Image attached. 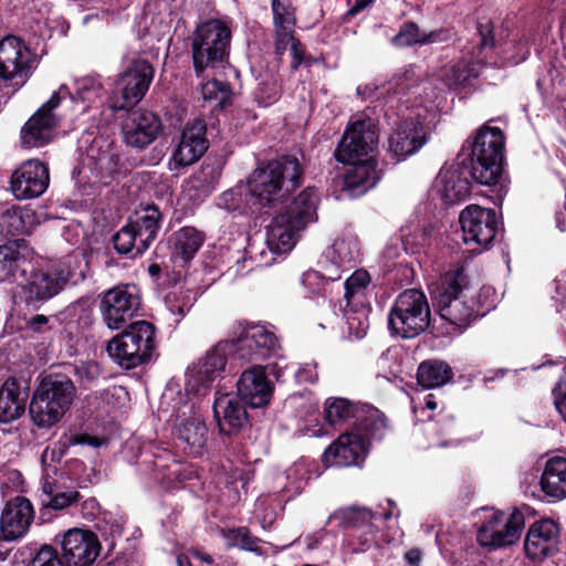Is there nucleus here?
<instances>
[{"label": "nucleus", "instance_id": "nucleus-1", "mask_svg": "<svg viewBox=\"0 0 566 566\" xmlns=\"http://www.w3.org/2000/svg\"><path fill=\"white\" fill-rule=\"evenodd\" d=\"M303 169L295 157L285 156L256 167L245 187V206L252 212L270 213L302 181Z\"/></svg>", "mask_w": 566, "mask_h": 566}, {"label": "nucleus", "instance_id": "nucleus-2", "mask_svg": "<svg viewBox=\"0 0 566 566\" xmlns=\"http://www.w3.org/2000/svg\"><path fill=\"white\" fill-rule=\"evenodd\" d=\"M317 202L316 190L307 187L275 212L266 232V244L273 253L284 254L293 249L298 232L315 220Z\"/></svg>", "mask_w": 566, "mask_h": 566}, {"label": "nucleus", "instance_id": "nucleus-3", "mask_svg": "<svg viewBox=\"0 0 566 566\" xmlns=\"http://www.w3.org/2000/svg\"><path fill=\"white\" fill-rule=\"evenodd\" d=\"M76 396L73 380L61 373L44 376L36 385L29 406L32 422L38 428L56 424L71 408Z\"/></svg>", "mask_w": 566, "mask_h": 566}, {"label": "nucleus", "instance_id": "nucleus-4", "mask_svg": "<svg viewBox=\"0 0 566 566\" xmlns=\"http://www.w3.org/2000/svg\"><path fill=\"white\" fill-rule=\"evenodd\" d=\"M470 144V161L472 178L485 186L495 185L503 170L505 137L497 127L488 125L476 130Z\"/></svg>", "mask_w": 566, "mask_h": 566}, {"label": "nucleus", "instance_id": "nucleus-5", "mask_svg": "<svg viewBox=\"0 0 566 566\" xmlns=\"http://www.w3.org/2000/svg\"><path fill=\"white\" fill-rule=\"evenodd\" d=\"M231 30L220 20L199 24L191 40L195 72L200 76L208 69H222L229 61Z\"/></svg>", "mask_w": 566, "mask_h": 566}, {"label": "nucleus", "instance_id": "nucleus-6", "mask_svg": "<svg viewBox=\"0 0 566 566\" xmlns=\"http://www.w3.org/2000/svg\"><path fill=\"white\" fill-rule=\"evenodd\" d=\"M155 326L146 321L132 323L107 344L109 356L126 369L150 360L156 347Z\"/></svg>", "mask_w": 566, "mask_h": 566}, {"label": "nucleus", "instance_id": "nucleus-7", "mask_svg": "<svg viewBox=\"0 0 566 566\" xmlns=\"http://www.w3.org/2000/svg\"><path fill=\"white\" fill-rule=\"evenodd\" d=\"M430 324V307L426 294L417 289L401 292L389 314L388 326L402 338H413Z\"/></svg>", "mask_w": 566, "mask_h": 566}, {"label": "nucleus", "instance_id": "nucleus-8", "mask_svg": "<svg viewBox=\"0 0 566 566\" xmlns=\"http://www.w3.org/2000/svg\"><path fill=\"white\" fill-rule=\"evenodd\" d=\"M463 282L464 275L461 271L448 272L431 290L440 317L460 332L474 318L472 305L464 300Z\"/></svg>", "mask_w": 566, "mask_h": 566}, {"label": "nucleus", "instance_id": "nucleus-9", "mask_svg": "<svg viewBox=\"0 0 566 566\" xmlns=\"http://www.w3.org/2000/svg\"><path fill=\"white\" fill-rule=\"evenodd\" d=\"M74 97L65 85H61L51 98L43 104L24 124L21 129V143L27 148L42 147L54 137L64 114L60 111L66 99Z\"/></svg>", "mask_w": 566, "mask_h": 566}, {"label": "nucleus", "instance_id": "nucleus-10", "mask_svg": "<svg viewBox=\"0 0 566 566\" xmlns=\"http://www.w3.org/2000/svg\"><path fill=\"white\" fill-rule=\"evenodd\" d=\"M154 74V67L148 61L134 60L117 76L111 107L122 111L137 105L149 90Z\"/></svg>", "mask_w": 566, "mask_h": 566}, {"label": "nucleus", "instance_id": "nucleus-11", "mask_svg": "<svg viewBox=\"0 0 566 566\" xmlns=\"http://www.w3.org/2000/svg\"><path fill=\"white\" fill-rule=\"evenodd\" d=\"M36 66V57L17 36L0 41V80L12 87L23 86Z\"/></svg>", "mask_w": 566, "mask_h": 566}, {"label": "nucleus", "instance_id": "nucleus-12", "mask_svg": "<svg viewBox=\"0 0 566 566\" xmlns=\"http://www.w3.org/2000/svg\"><path fill=\"white\" fill-rule=\"evenodd\" d=\"M139 291L136 285L123 284L107 290L101 300L99 311L111 329H119L138 312Z\"/></svg>", "mask_w": 566, "mask_h": 566}, {"label": "nucleus", "instance_id": "nucleus-13", "mask_svg": "<svg viewBox=\"0 0 566 566\" xmlns=\"http://www.w3.org/2000/svg\"><path fill=\"white\" fill-rule=\"evenodd\" d=\"M378 144V133L371 118H357L346 128L335 151L339 163H354L368 157Z\"/></svg>", "mask_w": 566, "mask_h": 566}, {"label": "nucleus", "instance_id": "nucleus-14", "mask_svg": "<svg viewBox=\"0 0 566 566\" xmlns=\"http://www.w3.org/2000/svg\"><path fill=\"white\" fill-rule=\"evenodd\" d=\"M524 527V515L515 511L510 516L503 512H493L481 525L478 542L482 546L500 548L518 541Z\"/></svg>", "mask_w": 566, "mask_h": 566}, {"label": "nucleus", "instance_id": "nucleus-15", "mask_svg": "<svg viewBox=\"0 0 566 566\" xmlns=\"http://www.w3.org/2000/svg\"><path fill=\"white\" fill-rule=\"evenodd\" d=\"M231 352L229 342H221L201 357L186 377V390L196 395H206L210 384L224 369L227 354Z\"/></svg>", "mask_w": 566, "mask_h": 566}, {"label": "nucleus", "instance_id": "nucleus-16", "mask_svg": "<svg viewBox=\"0 0 566 566\" xmlns=\"http://www.w3.org/2000/svg\"><path fill=\"white\" fill-rule=\"evenodd\" d=\"M459 222L465 243L486 248L495 238L497 222L495 212L491 209L470 205L461 211Z\"/></svg>", "mask_w": 566, "mask_h": 566}, {"label": "nucleus", "instance_id": "nucleus-17", "mask_svg": "<svg viewBox=\"0 0 566 566\" xmlns=\"http://www.w3.org/2000/svg\"><path fill=\"white\" fill-rule=\"evenodd\" d=\"M206 133L207 126L201 118H196L185 126L169 161L170 170L190 166L203 156L209 147Z\"/></svg>", "mask_w": 566, "mask_h": 566}, {"label": "nucleus", "instance_id": "nucleus-18", "mask_svg": "<svg viewBox=\"0 0 566 566\" xmlns=\"http://www.w3.org/2000/svg\"><path fill=\"white\" fill-rule=\"evenodd\" d=\"M160 130V118L147 109L129 112L122 123L124 143L136 149L148 147L156 140Z\"/></svg>", "mask_w": 566, "mask_h": 566}, {"label": "nucleus", "instance_id": "nucleus-19", "mask_svg": "<svg viewBox=\"0 0 566 566\" xmlns=\"http://www.w3.org/2000/svg\"><path fill=\"white\" fill-rule=\"evenodd\" d=\"M10 184L12 193L17 199L38 198L49 187V168L38 159L27 160L14 170Z\"/></svg>", "mask_w": 566, "mask_h": 566}, {"label": "nucleus", "instance_id": "nucleus-20", "mask_svg": "<svg viewBox=\"0 0 566 566\" xmlns=\"http://www.w3.org/2000/svg\"><path fill=\"white\" fill-rule=\"evenodd\" d=\"M229 343L231 352L245 361L265 359L276 355L280 348L276 336L263 326L250 327L235 342Z\"/></svg>", "mask_w": 566, "mask_h": 566}, {"label": "nucleus", "instance_id": "nucleus-21", "mask_svg": "<svg viewBox=\"0 0 566 566\" xmlns=\"http://www.w3.org/2000/svg\"><path fill=\"white\" fill-rule=\"evenodd\" d=\"M34 520V509L31 501L17 495L9 500L0 515V539L6 542L23 537Z\"/></svg>", "mask_w": 566, "mask_h": 566}, {"label": "nucleus", "instance_id": "nucleus-22", "mask_svg": "<svg viewBox=\"0 0 566 566\" xmlns=\"http://www.w3.org/2000/svg\"><path fill=\"white\" fill-rule=\"evenodd\" d=\"M99 554V542L90 531L73 528L62 541V555L66 566H91Z\"/></svg>", "mask_w": 566, "mask_h": 566}, {"label": "nucleus", "instance_id": "nucleus-23", "mask_svg": "<svg viewBox=\"0 0 566 566\" xmlns=\"http://www.w3.org/2000/svg\"><path fill=\"white\" fill-rule=\"evenodd\" d=\"M471 167L464 163H453L440 170L437 188L442 200L447 203H457L467 199L470 193Z\"/></svg>", "mask_w": 566, "mask_h": 566}, {"label": "nucleus", "instance_id": "nucleus-24", "mask_svg": "<svg viewBox=\"0 0 566 566\" xmlns=\"http://www.w3.org/2000/svg\"><path fill=\"white\" fill-rule=\"evenodd\" d=\"M240 399L252 408L266 406L273 394L263 366H253L244 370L237 382Z\"/></svg>", "mask_w": 566, "mask_h": 566}, {"label": "nucleus", "instance_id": "nucleus-25", "mask_svg": "<svg viewBox=\"0 0 566 566\" xmlns=\"http://www.w3.org/2000/svg\"><path fill=\"white\" fill-rule=\"evenodd\" d=\"M368 447L361 437L354 432L340 434L324 453V461L328 465L349 467L359 465L366 458Z\"/></svg>", "mask_w": 566, "mask_h": 566}, {"label": "nucleus", "instance_id": "nucleus-26", "mask_svg": "<svg viewBox=\"0 0 566 566\" xmlns=\"http://www.w3.org/2000/svg\"><path fill=\"white\" fill-rule=\"evenodd\" d=\"M30 397L25 381L10 377L0 386V422L10 423L20 419Z\"/></svg>", "mask_w": 566, "mask_h": 566}, {"label": "nucleus", "instance_id": "nucleus-27", "mask_svg": "<svg viewBox=\"0 0 566 566\" xmlns=\"http://www.w3.org/2000/svg\"><path fill=\"white\" fill-rule=\"evenodd\" d=\"M559 531L551 520L534 523L525 537L524 549L533 560L544 559L557 548Z\"/></svg>", "mask_w": 566, "mask_h": 566}, {"label": "nucleus", "instance_id": "nucleus-28", "mask_svg": "<svg viewBox=\"0 0 566 566\" xmlns=\"http://www.w3.org/2000/svg\"><path fill=\"white\" fill-rule=\"evenodd\" d=\"M426 140L424 127L419 120L403 119L389 138V150L400 160L417 153Z\"/></svg>", "mask_w": 566, "mask_h": 566}, {"label": "nucleus", "instance_id": "nucleus-29", "mask_svg": "<svg viewBox=\"0 0 566 566\" xmlns=\"http://www.w3.org/2000/svg\"><path fill=\"white\" fill-rule=\"evenodd\" d=\"M213 413L220 431L229 436L238 432L248 422L244 405L229 394L220 395L214 399Z\"/></svg>", "mask_w": 566, "mask_h": 566}, {"label": "nucleus", "instance_id": "nucleus-30", "mask_svg": "<svg viewBox=\"0 0 566 566\" xmlns=\"http://www.w3.org/2000/svg\"><path fill=\"white\" fill-rule=\"evenodd\" d=\"M69 272L63 269L34 273L24 286L27 301L45 302L57 295L69 281Z\"/></svg>", "mask_w": 566, "mask_h": 566}, {"label": "nucleus", "instance_id": "nucleus-31", "mask_svg": "<svg viewBox=\"0 0 566 566\" xmlns=\"http://www.w3.org/2000/svg\"><path fill=\"white\" fill-rule=\"evenodd\" d=\"M450 38L451 34L447 30L439 29L427 32L422 31L417 23L407 21L401 24L398 33L392 36L391 43L397 48H407L444 42Z\"/></svg>", "mask_w": 566, "mask_h": 566}, {"label": "nucleus", "instance_id": "nucleus-32", "mask_svg": "<svg viewBox=\"0 0 566 566\" xmlns=\"http://www.w3.org/2000/svg\"><path fill=\"white\" fill-rule=\"evenodd\" d=\"M161 213L156 206H147L136 213L128 223L139 239L138 251H146L157 238L160 229Z\"/></svg>", "mask_w": 566, "mask_h": 566}, {"label": "nucleus", "instance_id": "nucleus-33", "mask_svg": "<svg viewBox=\"0 0 566 566\" xmlns=\"http://www.w3.org/2000/svg\"><path fill=\"white\" fill-rule=\"evenodd\" d=\"M176 437L184 442L191 454L200 455L207 443L208 429L202 419L195 415L176 423Z\"/></svg>", "mask_w": 566, "mask_h": 566}, {"label": "nucleus", "instance_id": "nucleus-34", "mask_svg": "<svg viewBox=\"0 0 566 566\" xmlns=\"http://www.w3.org/2000/svg\"><path fill=\"white\" fill-rule=\"evenodd\" d=\"M387 423L384 415L376 408L370 406H361L360 415L355 421L356 436L369 447L371 441H380L387 432Z\"/></svg>", "mask_w": 566, "mask_h": 566}, {"label": "nucleus", "instance_id": "nucleus-35", "mask_svg": "<svg viewBox=\"0 0 566 566\" xmlns=\"http://www.w3.org/2000/svg\"><path fill=\"white\" fill-rule=\"evenodd\" d=\"M346 164L350 166L345 175V185L349 189L364 193L376 186L379 180V175L376 170V161L371 156Z\"/></svg>", "mask_w": 566, "mask_h": 566}, {"label": "nucleus", "instance_id": "nucleus-36", "mask_svg": "<svg viewBox=\"0 0 566 566\" xmlns=\"http://www.w3.org/2000/svg\"><path fill=\"white\" fill-rule=\"evenodd\" d=\"M542 491L552 499L566 497V459L556 457L546 462L541 478Z\"/></svg>", "mask_w": 566, "mask_h": 566}, {"label": "nucleus", "instance_id": "nucleus-37", "mask_svg": "<svg viewBox=\"0 0 566 566\" xmlns=\"http://www.w3.org/2000/svg\"><path fill=\"white\" fill-rule=\"evenodd\" d=\"M33 212L17 206L6 208L0 217V231L6 235L29 234L33 229Z\"/></svg>", "mask_w": 566, "mask_h": 566}, {"label": "nucleus", "instance_id": "nucleus-38", "mask_svg": "<svg viewBox=\"0 0 566 566\" xmlns=\"http://www.w3.org/2000/svg\"><path fill=\"white\" fill-rule=\"evenodd\" d=\"M205 241L203 234L192 227H184L174 233V255L188 262Z\"/></svg>", "mask_w": 566, "mask_h": 566}, {"label": "nucleus", "instance_id": "nucleus-39", "mask_svg": "<svg viewBox=\"0 0 566 566\" xmlns=\"http://www.w3.org/2000/svg\"><path fill=\"white\" fill-rule=\"evenodd\" d=\"M452 375L448 364L440 360H428L419 365L417 379L424 388H436L447 384Z\"/></svg>", "mask_w": 566, "mask_h": 566}, {"label": "nucleus", "instance_id": "nucleus-40", "mask_svg": "<svg viewBox=\"0 0 566 566\" xmlns=\"http://www.w3.org/2000/svg\"><path fill=\"white\" fill-rule=\"evenodd\" d=\"M20 241L0 245V282H12L21 268L23 256L18 248Z\"/></svg>", "mask_w": 566, "mask_h": 566}, {"label": "nucleus", "instance_id": "nucleus-41", "mask_svg": "<svg viewBox=\"0 0 566 566\" xmlns=\"http://www.w3.org/2000/svg\"><path fill=\"white\" fill-rule=\"evenodd\" d=\"M361 406L353 405L345 398L328 399L325 403V419L329 424H339L349 418H358Z\"/></svg>", "mask_w": 566, "mask_h": 566}, {"label": "nucleus", "instance_id": "nucleus-42", "mask_svg": "<svg viewBox=\"0 0 566 566\" xmlns=\"http://www.w3.org/2000/svg\"><path fill=\"white\" fill-rule=\"evenodd\" d=\"M375 518V514L365 507H347L334 512L329 520H337L342 527H357L365 528L371 527V522Z\"/></svg>", "mask_w": 566, "mask_h": 566}, {"label": "nucleus", "instance_id": "nucleus-43", "mask_svg": "<svg viewBox=\"0 0 566 566\" xmlns=\"http://www.w3.org/2000/svg\"><path fill=\"white\" fill-rule=\"evenodd\" d=\"M370 283V275L365 270L355 271L344 283L346 307L363 305L365 291Z\"/></svg>", "mask_w": 566, "mask_h": 566}, {"label": "nucleus", "instance_id": "nucleus-44", "mask_svg": "<svg viewBox=\"0 0 566 566\" xmlns=\"http://www.w3.org/2000/svg\"><path fill=\"white\" fill-rule=\"evenodd\" d=\"M357 306L358 305H352L346 307V305L343 306L342 303L339 304V310L346 318L349 335L358 339L366 335L368 328V311L364 305H359V310L356 308Z\"/></svg>", "mask_w": 566, "mask_h": 566}, {"label": "nucleus", "instance_id": "nucleus-45", "mask_svg": "<svg viewBox=\"0 0 566 566\" xmlns=\"http://www.w3.org/2000/svg\"><path fill=\"white\" fill-rule=\"evenodd\" d=\"M201 94L205 101L214 102L216 107L223 108L230 101V86L218 80L201 84Z\"/></svg>", "mask_w": 566, "mask_h": 566}, {"label": "nucleus", "instance_id": "nucleus-46", "mask_svg": "<svg viewBox=\"0 0 566 566\" xmlns=\"http://www.w3.org/2000/svg\"><path fill=\"white\" fill-rule=\"evenodd\" d=\"M138 241H139V239L133 231L129 223L124 226L113 237L114 248L120 254H129V253H132L133 255L142 254L144 251H138Z\"/></svg>", "mask_w": 566, "mask_h": 566}, {"label": "nucleus", "instance_id": "nucleus-47", "mask_svg": "<svg viewBox=\"0 0 566 566\" xmlns=\"http://www.w3.org/2000/svg\"><path fill=\"white\" fill-rule=\"evenodd\" d=\"M29 566H66L63 556L51 545H43L33 556Z\"/></svg>", "mask_w": 566, "mask_h": 566}, {"label": "nucleus", "instance_id": "nucleus-48", "mask_svg": "<svg viewBox=\"0 0 566 566\" xmlns=\"http://www.w3.org/2000/svg\"><path fill=\"white\" fill-rule=\"evenodd\" d=\"M273 22L295 24L294 8L291 0H272Z\"/></svg>", "mask_w": 566, "mask_h": 566}, {"label": "nucleus", "instance_id": "nucleus-49", "mask_svg": "<svg viewBox=\"0 0 566 566\" xmlns=\"http://www.w3.org/2000/svg\"><path fill=\"white\" fill-rule=\"evenodd\" d=\"M81 499L82 495L80 492L74 490L56 492L48 502L43 501V506L53 510H63L77 503Z\"/></svg>", "mask_w": 566, "mask_h": 566}, {"label": "nucleus", "instance_id": "nucleus-50", "mask_svg": "<svg viewBox=\"0 0 566 566\" xmlns=\"http://www.w3.org/2000/svg\"><path fill=\"white\" fill-rule=\"evenodd\" d=\"M294 24L274 23L275 30V50L277 54H283L289 45L296 41L293 36Z\"/></svg>", "mask_w": 566, "mask_h": 566}, {"label": "nucleus", "instance_id": "nucleus-51", "mask_svg": "<svg viewBox=\"0 0 566 566\" xmlns=\"http://www.w3.org/2000/svg\"><path fill=\"white\" fill-rule=\"evenodd\" d=\"M243 191L241 188H233L223 191L219 197L217 205L228 211H235L241 208Z\"/></svg>", "mask_w": 566, "mask_h": 566}, {"label": "nucleus", "instance_id": "nucleus-52", "mask_svg": "<svg viewBox=\"0 0 566 566\" xmlns=\"http://www.w3.org/2000/svg\"><path fill=\"white\" fill-rule=\"evenodd\" d=\"M101 93L102 86L94 78L85 77L77 82V95L84 102L94 101Z\"/></svg>", "mask_w": 566, "mask_h": 566}, {"label": "nucleus", "instance_id": "nucleus-53", "mask_svg": "<svg viewBox=\"0 0 566 566\" xmlns=\"http://www.w3.org/2000/svg\"><path fill=\"white\" fill-rule=\"evenodd\" d=\"M479 63H471V64H461L459 63L453 67V84L454 85H462L467 83L471 77H476L479 75L478 70Z\"/></svg>", "mask_w": 566, "mask_h": 566}, {"label": "nucleus", "instance_id": "nucleus-54", "mask_svg": "<svg viewBox=\"0 0 566 566\" xmlns=\"http://www.w3.org/2000/svg\"><path fill=\"white\" fill-rule=\"evenodd\" d=\"M167 301L170 304L169 308L172 313H176L179 316H185L192 306L193 297L191 296V292L188 291L182 295V300H180L177 294H172V296L169 295L167 297Z\"/></svg>", "mask_w": 566, "mask_h": 566}, {"label": "nucleus", "instance_id": "nucleus-55", "mask_svg": "<svg viewBox=\"0 0 566 566\" xmlns=\"http://www.w3.org/2000/svg\"><path fill=\"white\" fill-rule=\"evenodd\" d=\"M553 394L556 409L566 421V373L560 377Z\"/></svg>", "mask_w": 566, "mask_h": 566}, {"label": "nucleus", "instance_id": "nucleus-56", "mask_svg": "<svg viewBox=\"0 0 566 566\" xmlns=\"http://www.w3.org/2000/svg\"><path fill=\"white\" fill-rule=\"evenodd\" d=\"M302 282L305 286H308V287H314L316 285L318 291H324V292L326 290V285L329 284V281L323 279L319 275V273L316 271H311V272L304 273Z\"/></svg>", "mask_w": 566, "mask_h": 566}, {"label": "nucleus", "instance_id": "nucleus-57", "mask_svg": "<svg viewBox=\"0 0 566 566\" xmlns=\"http://www.w3.org/2000/svg\"><path fill=\"white\" fill-rule=\"evenodd\" d=\"M77 376L82 381H93L98 375V366L96 364H86L75 368Z\"/></svg>", "mask_w": 566, "mask_h": 566}, {"label": "nucleus", "instance_id": "nucleus-58", "mask_svg": "<svg viewBox=\"0 0 566 566\" xmlns=\"http://www.w3.org/2000/svg\"><path fill=\"white\" fill-rule=\"evenodd\" d=\"M478 33L480 36V49L486 48L488 45H493L492 29L489 23L479 24Z\"/></svg>", "mask_w": 566, "mask_h": 566}, {"label": "nucleus", "instance_id": "nucleus-59", "mask_svg": "<svg viewBox=\"0 0 566 566\" xmlns=\"http://www.w3.org/2000/svg\"><path fill=\"white\" fill-rule=\"evenodd\" d=\"M554 283L556 295H554L553 298H566V271L560 272Z\"/></svg>", "mask_w": 566, "mask_h": 566}, {"label": "nucleus", "instance_id": "nucleus-60", "mask_svg": "<svg viewBox=\"0 0 566 566\" xmlns=\"http://www.w3.org/2000/svg\"><path fill=\"white\" fill-rule=\"evenodd\" d=\"M49 319L44 315H35L29 322L30 327L35 332H44L48 328Z\"/></svg>", "mask_w": 566, "mask_h": 566}, {"label": "nucleus", "instance_id": "nucleus-61", "mask_svg": "<svg viewBox=\"0 0 566 566\" xmlns=\"http://www.w3.org/2000/svg\"><path fill=\"white\" fill-rule=\"evenodd\" d=\"M237 538H240L241 546L244 549L252 551L253 547V539L249 536L248 531L245 528H239L237 531Z\"/></svg>", "mask_w": 566, "mask_h": 566}, {"label": "nucleus", "instance_id": "nucleus-62", "mask_svg": "<svg viewBox=\"0 0 566 566\" xmlns=\"http://www.w3.org/2000/svg\"><path fill=\"white\" fill-rule=\"evenodd\" d=\"M405 558L411 566H418L422 558V553L418 548H412L405 554Z\"/></svg>", "mask_w": 566, "mask_h": 566}, {"label": "nucleus", "instance_id": "nucleus-63", "mask_svg": "<svg viewBox=\"0 0 566 566\" xmlns=\"http://www.w3.org/2000/svg\"><path fill=\"white\" fill-rule=\"evenodd\" d=\"M300 45L301 44L297 41H293V44L291 45L294 69H296L303 62V56H302V51L300 49Z\"/></svg>", "mask_w": 566, "mask_h": 566}, {"label": "nucleus", "instance_id": "nucleus-64", "mask_svg": "<svg viewBox=\"0 0 566 566\" xmlns=\"http://www.w3.org/2000/svg\"><path fill=\"white\" fill-rule=\"evenodd\" d=\"M374 0H355L354 6L348 10L350 15H355L366 9Z\"/></svg>", "mask_w": 566, "mask_h": 566}]
</instances>
